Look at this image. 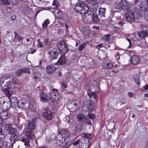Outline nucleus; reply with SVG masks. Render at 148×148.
Listing matches in <instances>:
<instances>
[{
	"label": "nucleus",
	"mask_w": 148,
	"mask_h": 148,
	"mask_svg": "<svg viewBox=\"0 0 148 148\" xmlns=\"http://www.w3.org/2000/svg\"><path fill=\"white\" fill-rule=\"evenodd\" d=\"M35 119H33L30 121L28 124L27 127L25 129L33 130L35 128Z\"/></svg>",
	"instance_id": "19"
},
{
	"label": "nucleus",
	"mask_w": 148,
	"mask_h": 148,
	"mask_svg": "<svg viewBox=\"0 0 148 148\" xmlns=\"http://www.w3.org/2000/svg\"><path fill=\"white\" fill-rule=\"evenodd\" d=\"M85 45V44L83 43L82 44L79 46V49L80 51H82Z\"/></svg>",
	"instance_id": "53"
},
{
	"label": "nucleus",
	"mask_w": 148,
	"mask_h": 148,
	"mask_svg": "<svg viewBox=\"0 0 148 148\" xmlns=\"http://www.w3.org/2000/svg\"><path fill=\"white\" fill-rule=\"evenodd\" d=\"M49 40L47 38H44L43 43L44 45H49V44H48Z\"/></svg>",
	"instance_id": "55"
},
{
	"label": "nucleus",
	"mask_w": 148,
	"mask_h": 148,
	"mask_svg": "<svg viewBox=\"0 0 148 148\" xmlns=\"http://www.w3.org/2000/svg\"><path fill=\"white\" fill-rule=\"evenodd\" d=\"M139 7L143 11L145 12L148 10V0H146L145 3L143 2H141L140 3Z\"/></svg>",
	"instance_id": "18"
},
{
	"label": "nucleus",
	"mask_w": 148,
	"mask_h": 148,
	"mask_svg": "<svg viewBox=\"0 0 148 148\" xmlns=\"http://www.w3.org/2000/svg\"><path fill=\"white\" fill-rule=\"evenodd\" d=\"M50 23V21L48 19H47L46 20L44 21L42 25V28L44 29H45Z\"/></svg>",
	"instance_id": "35"
},
{
	"label": "nucleus",
	"mask_w": 148,
	"mask_h": 148,
	"mask_svg": "<svg viewBox=\"0 0 148 148\" xmlns=\"http://www.w3.org/2000/svg\"><path fill=\"white\" fill-rule=\"evenodd\" d=\"M33 130H31L26 129H25L24 132L25 133L26 136L31 139H34L35 137Z\"/></svg>",
	"instance_id": "14"
},
{
	"label": "nucleus",
	"mask_w": 148,
	"mask_h": 148,
	"mask_svg": "<svg viewBox=\"0 0 148 148\" xmlns=\"http://www.w3.org/2000/svg\"><path fill=\"white\" fill-rule=\"evenodd\" d=\"M6 9L8 10L9 13L11 14V12L12 11V9L10 7H7Z\"/></svg>",
	"instance_id": "60"
},
{
	"label": "nucleus",
	"mask_w": 148,
	"mask_h": 148,
	"mask_svg": "<svg viewBox=\"0 0 148 148\" xmlns=\"http://www.w3.org/2000/svg\"><path fill=\"white\" fill-rule=\"evenodd\" d=\"M14 39L15 40L17 41H19L22 40L23 39V38L19 36L16 32L15 31L14 32Z\"/></svg>",
	"instance_id": "33"
},
{
	"label": "nucleus",
	"mask_w": 148,
	"mask_h": 148,
	"mask_svg": "<svg viewBox=\"0 0 148 148\" xmlns=\"http://www.w3.org/2000/svg\"><path fill=\"white\" fill-rule=\"evenodd\" d=\"M23 73L21 69H18L16 72V75L18 76H20Z\"/></svg>",
	"instance_id": "52"
},
{
	"label": "nucleus",
	"mask_w": 148,
	"mask_h": 148,
	"mask_svg": "<svg viewBox=\"0 0 148 148\" xmlns=\"http://www.w3.org/2000/svg\"><path fill=\"white\" fill-rule=\"evenodd\" d=\"M24 143V145L28 147L30 146L29 139L28 138H22L21 140Z\"/></svg>",
	"instance_id": "29"
},
{
	"label": "nucleus",
	"mask_w": 148,
	"mask_h": 148,
	"mask_svg": "<svg viewBox=\"0 0 148 148\" xmlns=\"http://www.w3.org/2000/svg\"><path fill=\"white\" fill-rule=\"evenodd\" d=\"M22 105V100H21L18 101L17 103V105H16V106L18 107L19 108L23 109V106Z\"/></svg>",
	"instance_id": "44"
},
{
	"label": "nucleus",
	"mask_w": 148,
	"mask_h": 148,
	"mask_svg": "<svg viewBox=\"0 0 148 148\" xmlns=\"http://www.w3.org/2000/svg\"><path fill=\"white\" fill-rule=\"evenodd\" d=\"M43 115L46 119L51 120L53 117V113L50 110H46L43 112Z\"/></svg>",
	"instance_id": "12"
},
{
	"label": "nucleus",
	"mask_w": 148,
	"mask_h": 148,
	"mask_svg": "<svg viewBox=\"0 0 148 148\" xmlns=\"http://www.w3.org/2000/svg\"><path fill=\"white\" fill-rule=\"evenodd\" d=\"M74 128L76 132L79 133L82 131L83 126L80 124H76L75 125Z\"/></svg>",
	"instance_id": "28"
},
{
	"label": "nucleus",
	"mask_w": 148,
	"mask_h": 148,
	"mask_svg": "<svg viewBox=\"0 0 148 148\" xmlns=\"http://www.w3.org/2000/svg\"><path fill=\"white\" fill-rule=\"evenodd\" d=\"M106 9V8H100L99 10V15L102 19L105 17Z\"/></svg>",
	"instance_id": "25"
},
{
	"label": "nucleus",
	"mask_w": 148,
	"mask_h": 148,
	"mask_svg": "<svg viewBox=\"0 0 148 148\" xmlns=\"http://www.w3.org/2000/svg\"><path fill=\"white\" fill-rule=\"evenodd\" d=\"M81 136L83 138H86L88 139H91L92 138V134H89L88 132L85 133V132L82 134Z\"/></svg>",
	"instance_id": "30"
},
{
	"label": "nucleus",
	"mask_w": 148,
	"mask_h": 148,
	"mask_svg": "<svg viewBox=\"0 0 148 148\" xmlns=\"http://www.w3.org/2000/svg\"><path fill=\"white\" fill-rule=\"evenodd\" d=\"M92 22L96 23L98 22L99 21V19L98 18L97 14L95 13L92 14Z\"/></svg>",
	"instance_id": "34"
},
{
	"label": "nucleus",
	"mask_w": 148,
	"mask_h": 148,
	"mask_svg": "<svg viewBox=\"0 0 148 148\" xmlns=\"http://www.w3.org/2000/svg\"><path fill=\"white\" fill-rule=\"evenodd\" d=\"M54 14L56 19H62L63 18V15L61 11L58 9H56L54 12Z\"/></svg>",
	"instance_id": "22"
},
{
	"label": "nucleus",
	"mask_w": 148,
	"mask_h": 148,
	"mask_svg": "<svg viewBox=\"0 0 148 148\" xmlns=\"http://www.w3.org/2000/svg\"><path fill=\"white\" fill-rule=\"evenodd\" d=\"M117 5L118 8L120 10H126L128 11L130 9V5L125 0H122L121 2L117 4Z\"/></svg>",
	"instance_id": "4"
},
{
	"label": "nucleus",
	"mask_w": 148,
	"mask_h": 148,
	"mask_svg": "<svg viewBox=\"0 0 148 148\" xmlns=\"http://www.w3.org/2000/svg\"><path fill=\"white\" fill-rule=\"evenodd\" d=\"M85 89L87 90V92H90L91 91V87L89 84H88L85 86Z\"/></svg>",
	"instance_id": "50"
},
{
	"label": "nucleus",
	"mask_w": 148,
	"mask_h": 148,
	"mask_svg": "<svg viewBox=\"0 0 148 148\" xmlns=\"http://www.w3.org/2000/svg\"><path fill=\"white\" fill-rule=\"evenodd\" d=\"M1 117L4 120L8 119L11 117V113L7 111H3L1 112L0 113Z\"/></svg>",
	"instance_id": "13"
},
{
	"label": "nucleus",
	"mask_w": 148,
	"mask_h": 148,
	"mask_svg": "<svg viewBox=\"0 0 148 148\" xmlns=\"http://www.w3.org/2000/svg\"><path fill=\"white\" fill-rule=\"evenodd\" d=\"M71 145L70 143L68 141L65 142L64 144L62 145V148H69Z\"/></svg>",
	"instance_id": "37"
},
{
	"label": "nucleus",
	"mask_w": 148,
	"mask_h": 148,
	"mask_svg": "<svg viewBox=\"0 0 148 148\" xmlns=\"http://www.w3.org/2000/svg\"><path fill=\"white\" fill-rule=\"evenodd\" d=\"M83 109L86 112L88 111L91 112L95 109L94 105L90 102H85L83 106Z\"/></svg>",
	"instance_id": "7"
},
{
	"label": "nucleus",
	"mask_w": 148,
	"mask_h": 148,
	"mask_svg": "<svg viewBox=\"0 0 148 148\" xmlns=\"http://www.w3.org/2000/svg\"><path fill=\"white\" fill-rule=\"evenodd\" d=\"M77 117L79 122L81 124H84L86 123L88 124H89L90 123H91L89 119L82 114H78Z\"/></svg>",
	"instance_id": "6"
},
{
	"label": "nucleus",
	"mask_w": 148,
	"mask_h": 148,
	"mask_svg": "<svg viewBox=\"0 0 148 148\" xmlns=\"http://www.w3.org/2000/svg\"><path fill=\"white\" fill-rule=\"evenodd\" d=\"M5 93L6 95L9 98L14 93V89L11 88H7L5 89H1Z\"/></svg>",
	"instance_id": "21"
},
{
	"label": "nucleus",
	"mask_w": 148,
	"mask_h": 148,
	"mask_svg": "<svg viewBox=\"0 0 148 148\" xmlns=\"http://www.w3.org/2000/svg\"><path fill=\"white\" fill-rule=\"evenodd\" d=\"M4 130L8 132V134L16 137L18 136V133L16 130L14 129L11 125L9 124H4L3 125Z\"/></svg>",
	"instance_id": "2"
},
{
	"label": "nucleus",
	"mask_w": 148,
	"mask_h": 148,
	"mask_svg": "<svg viewBox=\"0 0 148 148\" xmlns=\"http://www.w3.org/2000/svg\"><path fill=\"white\" fill-rule=\"evenodd\" d=\"M49 54L48 57L50 60L52 62V61L54 59H56L57 58L58 53L57 49H53L51 50L49 53H48Z\"/></svg>",
	"instance_id": "8"
},
{
	"label": "nucleus",
	"mask_w": 148,
	"mask_h": 148,
	"mask_svg": "<svg viewBox=\"0 0 148 148\" xmlns=\"http://www.w3.org/2000/svg\"><path fill=\"white\" fill-rule=\"evenodd\" d=\"M37 41L38 42L37 45L38 47H44L42 42H41L40 39H39Z\"/></svg>",
	"instance_id": "49"
},
{
	"label": "nucleus",
	"mask_w": 148,
	"mask_h": 148,
	"mask_svg": "<svg viewBox=\"0 0 148 148\" xmlns=\"http://www.w3.org/2000/svg\"><path fill=\"white\" fill-rule=\"evenodd\" d=\"M2 78L4 79L10 85L11 84L16 83V81L15 78L12 76L10 75H8L6 77L5 76Z\"/></svg>",
	"instance_id": "10"
},
{
	"label": "nucleus",
	"mask_w": 148,
	"mask_h": 148,
	"mask_svg": "<svg viewBox=\"0 0 148 148\" xmlns=\"http://www.w3.org/2000/svg\"><path fill=\"white\" fill-rule=\"evenodd\" d=\"M87 116L90 119H94L95 117V116L93 114H89L87 115Z\"/></svg>",
	"instance_id": "56"
},
{
	"label": "nucleus",
	"mask_w": 148,
	"mask_h": 148,
	"mask_svg": "<svg viewBox=\"0 0 148 148\" xmlns=\"http://www.w3.org/2000/svg\"><path fill=\"white\" fill-rule=\"evenodd\" d=\"M9 98L10 100V103H7V105L9 107L11 106L13 108H16V105H17V103L18 101L17 99L15 97H12L10 98L9 97Z\"/></svg>",
	"instance_id": "9"
},
{
	"label": "nucleus",
	"mask_w": 148,
	"mask_h": 148,
	"mask_svg": "<svg viewBox=\"0 0 148 148\" xmlns=\"http://www.w3.org/2000/svg\"><path fill=\"white\" fill-rule=\"evenodd\" d=\"M49 97L51 101L57 103L61 98V97L58 93L54 92H51L50 93Z\"/></svg>",
	"instance_id": "3"
},
{
	"label": "nucleus",
	"mask_w": 148,
	"mask_h": 148,
	"mask_svg": "<svg viewBox=\"0 0 148 148\" xmlns=\"http://www.w3.org/2000/svg\"><path fill=\"white\" fill-rule=\"evenodd\" d=\"M80 141V140L78 139L76 141L74 142L73 143V144L74 145H77L79 143Z\"/></svg>",
	"instance_id": "61"
},
{
	"label": "nucleus",
	"mask_w": 148,
	"mask_h": 148,
	"mask_svg": "<svg viewBox=\"0 0 148 148\" xmlns=\"http://www.w3.org/2000/svg\"><path fill=\"white\" fill-rule=\"evenodd\" d=\"M0 85L1 86V89H5L8 86H10L3 78L0 79Z\"/></svg>",
	"instance_id": "24"
},
{
	"label": "nucleus",
	"mask_w": 148,
	"mask_h": 148,
	"mask_svg": "<svg viewBox=\"0 0 148 148\" xmlns=\"http://www.w3.org/2000/svg\"><path fill=\"white\" fill-rule=\"evenodd\" d=\"M127 95L130 97H132L133 95V93L132 92H128Z\"/></svg>",
	"instance_id": "63"
},
{
	"label": "nucleus",
	"mask_w": 148,
	"mask_h": 148,
	"mask_svg": "<svg viewBox=\"0 0 148 148\" xmlns=\"http://www.w3.org/2000/svg\"><path fill=\"white\" fill-rule=\"evenodd\" d=\"M5 135H6L5 131L2 130L1 126L0 125V135L5 136Z\"/></svg>",
	"instance_id": "46"
},
{
	"label": "nucleus",
	"mask_w": 148,
	"mask_h": 148,
	"mask_svg": "<svg viewBox=\"0 0 148 148\" xmlns=\"http://www.w3.org/2000/svg\"><path fill=\"white\" fill-rule=\"evenodd\" d=\"M61 88L62 90H64V89L67 87V85L64 83V82H62L61 84Z\"/></svg>",
	"instance_id": "54"
},
{
	"label": "nucleus",
	"mask_w": 148,
	"mask_h": 148,
	"mask_svg": "<svg viewBox=\"0 0 148 148\" xmlns=\"http://www.w3.org/2000/svg\"><path fill=\"white\" fill-rule=\"evenodd\" d=\"M40 98L41 101L44 102L47 100V96L44 92H41L40 94Z\"/></svg>",
	"instance_id": "26"
},
{
	"label": "nucleus",
	"mask_w": 148,
	"mask_h": 148,
	"mask_svg": "<svg viewBox=\"0 0 148 148\" xmlns=\"http://www.w3.org/2000/svg\"><path fill=\"white\" fill-rule=\"evenodd\" d=\"M3 13L4 15L6 16H9L11 14L10 13H9V11L7 9H5L4 10Z\"/></svg>",
	"instance_id": "51"
},
{
	"label": "nucleus",
	"mask_w": 148,
	"mask_h": 148,
	"mask_svg": "<svg viewBox=\"0 0 148 148\" xmlns=\"http://www.w3.org/2000/svg\"><path fill=\"white\" fill-rule=\"evenodd\" d=\"M2 143L3 146L4 147H6L7 148H10L11 147L10 143L6 140H3Z\"/></svg>",
	"instance_id": "32"
},
{
	"label": "nucleus",
	"mask_w": 148,
	"mask_h": 148,
	"mask_svg": "<svg viewBox=\"0 0 148 148\" xmlns=\"http://www.w3.org/2000/svg\"><path fill=\"white\" fill-rule=\"evenodd\" d=\"M140 80L138 76L134 77V80L136 83L138 85L140 84V82H139Z\"/></svg>",
	"instance_id": "48"
},
{
	"label": "nucleus",
	"mask_w": 148,
	"mask_h": 148,
	"mask_svg": "<svg viewBox=\"0 0 148 148\" xmlns=\"http://www.w3.org/2000/svg\"><path fill=\"white\" fill-rule=\"evenodd\" d=\"M124 23L123 21H121L118 23V24L121 26H122Z\"/></svg>",
	"instance_id": "64"
},
{
	"label": "nucleus",
	"mask_w": 148,
	"mask_h": 148,
	"mask_svg": "<svg viewBox=\"0 0 148 148\" xmlns=\"http://www.w3.org/2000/svg\"><path fill=\"white\" fill-rule=\"evenodd\" d=\"M23 73H28L29 74L30 73V69H29L27 68H24L22 69H21Z\"/></svg>",
	"instance_id": "42"
},
{
	"label": "nucleus",
	"mask_w": 148,
	"mask_h": 148,
	"mask_svg": "<svg viewBox=\"0 0 148 148\" xmlns=\"http://www.w3.org/2000/svg\"><path fill=\"white\" fill-rule=\"evenodd\" d=\"M102 66L104 68H111L113 66V65L111 63L103 64H102Z\"/></svg>",
	"instance_id": "40"
},
{
	"label": "nucleus",
	"mask_w": 148,
	"mask_h": 148,
	"mask_svg": "<svg viewBox=\"0 0 148 148\" xmlns=\"http://www.w3.org/2000/svg\"><path fill=\"white\" fill-rule=\"evenodd\" d=\"M93 97L96 100L95 101L96 102L97 101V99L98 97L96 94V92H95V93L93 95Z\"/></svg>",
	"instance_id": "59"
},
{
	"label": "nucleus",
	"mask_w": 148,
	"mask_h": 148,
	"mask_svg": "<svg viewBox=\"0 0 148 148\" xmlns=\"http://www.w3.org/2000/svg\"><path fill=\"white\" fill-rule=\"evenodd\" d=\"M144 14L146 20L148 21V10L145 12Z\"/></svg>",
	"instance_id": "57"
},
{
	"label": "nucleus",
	"mask_w": 148,
	"mask_h": 148,
	"mask_svg": "<svg viewBox=\"0 0 148 148\" xmlns=\"http://www.w3.org/2000/svg\"><path fill=\"white\" fill-rule=\"evenodd\" d=\"M68 60L67 58L65 57L64 56L61 55L57 62L55 64L56 65H63L66 63Z\"/></svg>",
	"instance_id": "11"
},
{
	"label": "nucleus",
	"mask_w": 148,
	"mask_h": 148,
	"mask_svg": "<svg viewBox=\"0 0 148 148\" xmlns=\"http://www.w3.org/2000/svg\"><path fill=\"white\" fill-rule=\"evenodd\" d=\"M95 92H87L88 95V96H89L90 98H91L94 94L95 93Z\"/></svg>",
	"instance_id": "58"
},
{
	"label": "nucleus",
	"mask_w": 148,
	"mask_h": 148,
	"mask_svg": "<svg viewBox=\"0 0 148 148\" xmlns=\"http://www.w3.org/2000/svg\"><path fill=\"white\" fill-rule=\"evenodd\" d=\"M52 5L54 6L56 8H58L59 6V3L57 0H54Z\"/></svg>",
	"instance_id": "43"
},
{
	"label": "nucleus",
	"mask_w": 148,
	"mask_h": 148,
	"mask_svg": "<svg viewBox=\"0 0 148 148\" xmlns=\"http://www.w3.org/2000/svg\"><path fill=\"white\" fill-rule=\"evenodd\" d=\"M59 134H61L62 137L67 138L70 135L69 132L65 129H61L59 132Z\"/></svg>",
	"instance_id": "17"
},
{
	"label": "nucleus",
	"mask_w": 148,
	"mask_h": 148,
	"mask_svg": "<svg viewBox=\"0 0 148 148\" xmlns=\"http://www.w3.org/2000/svg\"><path fill=\"white\" fill-rule=\"evenodd\" d=\"M57 46L61 53L63 54H65L68 51V47L65 42H58Z\"/></svg>",
	"instance_id": "5"
},
{
	"label": "nucleus",
	"mask_w": 148,
	"mask_h": 148,
	"mask_svg": "<svg viewBox=\"0 0 148 148\" xmlns=\"http://www.w3.org/2000/svg\"><path fill=\"white\" fill-rule=\"evenodd\" d=\"M110 35L108 34L105 35L103 37V39L106 41H109Z\"/></svg>",
	"instance_id": "47"
},
{
	"label": "nucleus",
	"mask_w": 148,
	"mask_h": 148,
	"mask_svg": "<svg viewBox=\"0 0 148 148\" xmlns=\"http://www.w3.org/2000/svg\"><path fill=\"white\" fill-rule=\"evenodd\" d=\"M83 33L84 35L88 36L90 35L91 33V31L89 29H87L85 30H84Z\"/></svg>",
	"instance_id": "39"
},
{
	"label": "nucleus",
	"mask_w": 148,
	"mask_h": 148,
	"mask_svg": "<svg viewBox=\"0 0 148 148\" xmlns=\"http://www.w3.org/2000/svg\"><path fill=\"white\" fill-rule=\"evenodd\" d=\"M85 1H88L89 3L95 5L98 3V0H85Z\"/></svg>",
	"instance_id": "45"
},
{
	"label": "nucleus",
	"mask_w": 148,
	"mask_h": 148,
	"mask_svg": "<svg viewBox=\"0 0 148 148\" xmlns=\"http://www.w3.org/2000/svg\"><path fill=\"white\" fill-rule=\"evenodd\" d=\"M92 14H88L86 16L85 18L88 22L91 23L92 22Z\"/></svg>",
	"instance_id": "36"
},
{
	"label": "nucleus",
	"mask_w": 148,
	"mask_h": 148,
	"mask_svg": "<svg viewBox=\"0 0 148 148\" xmlns=\"http://www.w3.org/2000/svg\"><path fill=\"white\" fill-rule=\"evenodd\" d=\"M22 105L23 106V108H27L29 106L30 109H33L34 108V106L35 105V103H33L32 104L31 102H30L29 103H28V101H25L24 100H22Z\"/></svg>",
	"instance_id": "16"
},
{
	"label": "nucleus",
	"mask_w": 148,
	"mask_h": 148,
	"mask_svg": "<svg viewBox=\"0 0 148 148\" xmlns=\"http://www.w3.org/2000/svg\"><path fill=\"white\" fill-rule=\"evenodd\" d=\"M69 106L71 108H73L74 110H75L78 109L77 103L74 101H73L70 103Z\"/></svg>",
	"instance_id": "31"
},
{
	"label": "nucleus",
	"mask_w": 148,
	"mask_h": 148,
	"mask_svg": "<svg viewBox=\"0 0 148 148\" xmlns=\"http://www.w3.org/2000/svg\"><path fill=\"white\" fill-rule=\"evenodd\" d=\"M66 138L63 137H61V138L60 137L59 138L58 137V140L59 141L60 143H61L62 145L65 143V139Z\"/></svg>",
	"instance_id": "38"
},
{
	"label": "nucleus",
	"mask_w": 148,
	"mask_h": 148,
	"mask_svg": "<svg viewBox=\"0 0 148 148\" xmlns=\"http://www.w3.org/2000/svg\"><path fill=\"white\" fill-rule=\"evenodd\" d=\"M0 2L5 5L10 4V2L8 0H0Z\"/></svg>",
	"instance_id": "41"
},
{
	"label": "nucleus",
	"mask_w": 148,
	"mask_h": 148,
	"mask_svg": "<svg viewBox=\"0 0 148 148\" xmlns=\"http://www.w3.org/2000/svg\"><path fill=\"white\" fill-rule=\"evenodd\" d=\"M138 36L141 38L148 37V32L145 31H141L137 33Z\"/></svg>",
	"instance_id": "27"
},
{
	"label": "nucleus",
	"mask_w": 148,
	"mask_h": 148,
	"mask_svg": "<svg viewBox=\"0 0 148 148\" xmlns=\"http://www.w3.org/2000/svg\"><path fill=\"white\" fill-rule=\"evenodd\" d=\"M125 17L126 20L129 21H132L135 19L134 14L132 12L128 11L125 14Z\"/></svg>",
	"instance_id": "15"
},
{
	"label": "nucleus",
	"mask_w": 148,
	"mask_h": 148,
	"mask_svg": "<svg viewBox=\"0 0 148 148\" xmlns=\"http://www.w3.org/2000/svg\"><path fill=\"white\" fill-rule=\"evenodd\" d=\"M55 67L52 65H50L47 66L46 68V71L48 74H50L54 72L56 70Z\"/></svg>",
	"instance_id": "20"
},
{
	"label": "nucleus",
	"mask_w": 148,
	"mask_h": 148,
	"mask_svg": "<svg viewBox=\"0 0 148 148\" xmlns=\"http://www.w3.org/2000/svg\"><path fill=\"white\" fill-rule=\"evenodd\" d=\"M132 64L134 65H137L140 62V59L138 56L133 55L131 58Z\"/></svg>",
	"instance_id": "23"
},
{
	"label": "nucleus",
	"mask_w": 148,
	"mask_h": 148,
	"mask_svg": "<svg viewBox=\"0 0 148 148\" xmlns=\"http://www.w3.org/2000/svg\"><path fill=\"white\" fill-rule=\"evenodd\" d=\"M89 8L86 5L83 3H80L75 5L74 11L76 12L82 14H85L88 12Z\"/></svg>",
	"instance_id": "1"
},
{
	"label": "nucleus",
	"mask_w": 148,
	"mask_h": 148,
	"mask_svg": "<svg viewBox=\"0 0 148 148\" xmlns=\"http://www.w3.org/2000/svg\"><path fill=\"white\" fill-rule=\"evenodd\" d=\"M103 47V44L102 43H100L99 45H98L96 47V48L98 49H99L100 48Z\"/></svg>",
	"instance_id": "62"
}]
</instances>
